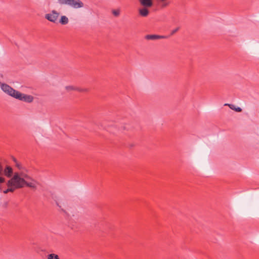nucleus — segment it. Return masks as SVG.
Masks as SVG:
<instances>
[{
    "label": "nucleus",
    "mask_w": 259,
    "mask_h": 259,
    "mask_svg": "<svg viewBox=\"0 0 259 259\" xmlns=\"http://www.w3.org/2000/svg\"><path fill=\"white\" fill-rule=\"evenodd\" d=\"M1 88L6 94L16 99L27 103H31L33 101V97L32 96L21 93L6 83H1Z\"/></svg>",
    "instance_id": "obj_1"
},
{
    "label": "nucleus",
    "mask_w": 259,
    "mask_h": 259,
    "mask_svg": "<svg viewBox=\"0 0 259 259\" xmlns=\"http://www.w3.org/2000/svg\"><path fill=\"white\" fill-rule=\"evenodd\" d=\"M25 180L19 177L17 173L7 182L8 187H14L15 189L22 188L25 185Z\"/></svg>",
    "instance_id": "obj_2"
},
{
    "label": "nucleus",
    "mask_w": 259,
    "mask_h": 259,
    "mask_svg": "<svg viewBox=\"0 0 259 259\" xmlns=\"http://www.w3.org/2000/svg\"><path fill=\"white\" fill-rule=\"evenodd\" d=\"M61 5H66L74 9L82 8L83 3L80 0H58Z\"/></svg>",
    "instance_id": "obj_3"
},
{
    "label": "nucleus",
    "mask_w": 259,
    "mask_h": 259,
    "mask_svg": "<svg viewBox=\"0 0 259 259\" xmlns=\"http://www.w3.org/2000/svg\"><path fill=\"white\" fill-rule=\"evenodd\" d=\"M59 13L55 10H53L50 13L45 15V18L50 22L56 23L58 20Z\"/></svg>",
    "instance_id": "obj_4"
},
{
    "label": "nucleus",
    "mask_w": 259,
    "mask_h": 259,
    "mask_svg": "<svg viewBox=\"0 0 259 259\" xmlns=\"http://www.w3.org/2000/svg\"><path fill=\"white\" fill-rule=\"evenodd\" d=\"M168 37L164 35H159L156 34H148L145 37V39L147 40H156L161 38H166Z\"/></svg>",
    "instance_id": "obj_5"
},
{
    "label": "nucleus",
    "mask_w": 259,
    "mask_h": 259,
    "mask_svg": "<svg viewBox=\"0 0 259 259\" xmlns=\"http://www.w3.org/2000/svg\"><path fill=\"white\" fill-rule=\"evenodd\" d=\"M54 200L56 202V203L57 205L60 208H61L62 205H64L66 202V200L63 197H53Z\"/></svg>",
    "instance_id": "obj_6"
},
{
    "label": "nucleus",
    "mask_w": 259,
    "mask_h": 259,
    "mask_svg": "<svg viewBox=\"0 0 259 259\" xmlns=\"http://www.w3.org/2000/svg\"><path fill=\"white\" fill-rule=\"evenodd\" d=\"M13 172V170L12 168L9 165H7L6 167L4 168V172L3 175H4L8 178H10L12 177Z\"/></svg>",
    "instance_id": "obj_7"
},
{
    "label": "nucleus",
    "mask_w": 259,
    "mask_h": 259,
    "mask_svg": "<svg viewBox=\"0 0 259 259\" xmlns=\"http://www.w3.org/2000/svg\"><path fill=\"white\" fill-rule=\"evenodd\" d=\"M140 4L144 7H151L153 5L152 0H139Z\"/></svg>",
    "instance_id": "obj_8"
},
{
    "label": "nucleus",
    "mask_w": 259,
    "mask_h": 259,
    "mask_svg": "<svg viewBox=\"0 0 259 259\" xmlns=\"http://www.w3.org/2000/svg\"><path fill=\"white\" fill-rule=\"evenodd\" d=\"M147 7H144L139 10V14L142 17H146L148 15L149 11L147 8Z\"/></svg>",
    "instance_id": "obj_9"
},
{
    "label": "nucleus",
    "mask_w": 259,
    "mask_h": 259,
    "mask_svg": "<svg viewBox=\"0 0 259 259\" xmlns=\"http://www.w3.org/2000/svg\"><path fill=\"white\" fill-rule=\"evenodd\" d=\"M224 106H229L230 109L232 110H235L236 112H240L242 111V109L240 107H236L233 104H228L226 103L225 104Z\"/></svg>",
    "instance_id": "obj_10"
},
{
    "label": "nucleus",
    "mask_w": 259,
    "mask_h": 259,
    "mask_svg": "<svg viewBox=\"0 0 259 259\" xmlns=\"http://www.w3.org/2000/svg\"><path fill=\"white\" fill-rule=\"evenodd\" d=\"M69 22L68 18L65 16H62L61 19H60L59 22L62 25H66Z\"/></svg>",
    "instance_id": "obj_11"
},
{
    "label": "nucleus",
    "mask_w": 259,
    "mask_h": 259,
    "mask_svg": "<svg viewBox=\"0 0 259 259\" xmlns=\"http://www.w3.org/2000/svg\"><path fill=\"white\" fill-rule=\"evenodd\" d=\"M25 185L32 188H35L36 187V182L34 181H32L31 182H27L25 181Z\"/></svg>",
    "instance_id": "obj_12"
},
{
    "label": "nucleus",
    "mask_w": 259,
    "mask_h": 259,
    "mask_svg": "<svg viewBox=\"0 0 259 259\" xmlns=\"http://www.w3.org/2000/svg\"><path fill=\"white\" fill-rule=\"evenodd\" d=\"M13 161L15 162V164H16V166L20 170L22 169L23 168V167L22 166V165L19 163L16 159L14 157L13 158Z\"/></svg>",
    "instance_id": "obj_13"
},
{
    "label": "nucleus",
    "mask_w": 259,
    "mask_h": 259,
    "mask_svg": "<svg viewBox=\"0 0 259 259\" xmlns=\"http://www.w3.org/2000/svg\"><path fill=\"white\" fill-rule=\"evenodd\" d=\"M161 2V3L160 4V7L161 8H164L167 7L170 4V2L167 1H165L164 2Z\"/></svg>",
    "instance_id": "obj_14"
},
{
    "label": "nucleus",
    "mask_w": 259,
    "mask_h": 259,
    "mask_svg": "<svg viewBox=\"0 0 259 259\" xmlns=\"http://www.w3.org/2000/svg\"><path fill=\"white\" fill-rule=\"evenodd\" d=\"M48 259H59V258L58 255L52 253L48 255Z\"/></svg>",
    "instance_id": "obj_15"
},
{
    "label": "nucleus",
    "mask_w": 259,
    "mask_h": 259,
    "mask_svg": "<svg viewBox=\"0 0 259 259\" xmlns=\"http://www.w3.org/2000/svg\"><path fill=\"white\" fill-rule=\"evenodd\" d=\"M9 188L4 191L5 194H7L8 192H13L14 191L15 188L14 187H8Z\"/></svg>",
    "instance_id": "obj_16"
},
{
    "label": "nucleus",
    "mask_w": 259,
    "mask_h": 259,
    "mask_svg": "<svg viewBox=\"0 0 259 259\" xmlns=\"http://www.w3.org/2000/svg\"><path fill=\"white\" fill-rule=\"evenodd\" d=\"M112 13L114 16L118 17L120 15V10L119 9L113 10L112 11Z\"/></svg>",
    "instance_id": "obj_17"
},
{
    "label": "nucleus",
    "mask_w": 259,
    "mask_h": 259,
    "mask_svg": "<svg viewBox=\"0 0 259 259\" xmlns=\"http://www.w3.org/2000/svg\"><path fill=\"white\" fill-rule=\"evenodd\" d=\"M76 87H74L73 86H72V85H68V86H66L65 87V89L67 91H71V90H75L76 91Z\"/></svg>",
    "instance_id": "obj_18"
},
{
    "label": "nucleus",
    "mask_w": 259,
    "mask_h": 259,
    "mask_svg": "<svg viewBox=\"0 0 259 259\" xmlns=\"http://www.w3.org/2000/svg\"><path fill=\"white\" fill-rule=\"evenodd\" d=\"M76 91L80 92H87L89 91V89H82L80 88H76Z\"/></svg>",
    "instance_id": "obj_19"
},
{
    "label": "nucleus",
    "mask_w": 259,
    "mask_h": 259,
    "mask_svg": "<svg viewBox=\"0 0 259 259\" xmlns=\"http://www.w3.org/2000/svg\"><path fill=\"white\" fill-rule=\"evenodd\" d=\"M3 172H4V167H3L2 163L0 162V177H3Z\"/></svg>",
    "instance_id": "obj_20"
},
{
    "label": "nucleus",
    "mask_w": 259,
    "mask_h": 259,
    "mask_svg": "<svg viewBox=\"0 0 259 259\" xmlns=\"http://www.w3.org/2000/svg\"><path fill=\"white\" fill-rule=\"evenodd\" d=\"M179 28H180L179 27H177L176 29L172 30L170 33V35H174L175 33H176L179 30Z\"/></svg>",
    "instance_id": "obj_21"
},
{
    "label": "nucleus",
    "mask_w": 259,
    "mask_h": 259,
    "mask_svg": "<svg viewBox=\"0 0 259 259\" xmlns=\"http://www.w3.org/2000/svg\"><path fill=\"white\" fill-rule=\"evenodd\" d=\"M9 205V201H6V202H4L3 204H2V207L3 208H7L8 207Z\"/></svg>",
    "instance_id": "obj_22"
},
{
    "label": "nucleus",
    "mask_w": 259,
    "mask_h": 259,
    "mask_svg": "<svg viewBox=\"0 0 259 259\" xmlns=\"http://www.w3.org/2000/svg\"><path fill=\"white\" fill-rule=\"evenodd\" d=\"M5 181V179L3 177H0V184L4 183Z\"/></svg>",
    "instance_id": "obj_23"
}]
</instances>
